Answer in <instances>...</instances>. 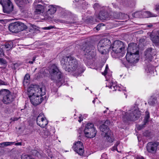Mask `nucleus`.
I'll use <instances>...</instances> for the list:
<instances>
[{"label": "nucleus", "instance_id": "43", "mask_svg": "<svg viewBox=\"0 0 159 159\" xmlns=\"http://www.w3.org/2000/svg\"><path fill=\"white\" fill-rule=\"evenodd\" d=\"M147 123H145L144 121H143V124L142 125H138L137 126V128L138 130H141V129L144 128Z\"/></svg>", "mask_w": 159, "mask_h": 159}, {"label": "nucleus", "instance_id": "28", "mask_svg": "<svg viewBox=\"0 0 159 159\" xmlns=\"http://www.w3.org/2000/svg\"><path fill=\"white\" fill-rule=\"evenodd\" d=\"M108 87L110 89H112L113 91L118 90L121 91V89L119 86H117L116 84L111 82L110 84L108 86Z\"/></svg>", "mask_w": 159, "mask_h": 159}, {"label": "nucleus", "instance_id": "9", "mask_svg": "<svg viewBox=\"0 0 159 159\" xmlns=\"http://www.w3.org/2000/svg\"><path fill=\"white\" fill-rule=\"evenodd\" d=\"M110 47L112 51L117 54L121 52L124 49L125 44L121 41L116 40L113 42Z\"/></svg>", "mask_w": 159, "mask_h": 159}, {"label": "nucleus", "instance_id": "42", "mask_svg": "<svg viewBox=\"0 0 159 159\" xmlns=\"http://www.w3.org/2000/svg\"><path fill=\"white\" fill-rule=\"evenodd\" d=\"M43 115V114L42 113H41L37 116L36 119V122L37 124L38 122H40L41 120H42V119L45 118H43L42 116Z\"/></svg>", "mask_w": 159, "mask_h": 159}, {"label": "nucleus", "instance_id": "52", "mask_svg": "<svg viewBox=\"0 0 159 159\" xmlns=\"http://www.w3.org/2000/svg\"><path fill=\"white\" fill-rule=\"evenodd\" d=\"M79 120L78 121L80 123L83 120V117L82 116V115H80L79 117Z\"/></svg>", "mask_w": 159, "mask_h": 159}, {"label": "nucleus", "instance_id": "36", "mask_svg": "<svg viewBox=\"0 0 159 159\" xmlns=\"http://www.w3.org/2000/svg\"><path fill=\"white\" fill-rule=\"evenodd\" d=\"M13 142H3L0 143V147H4L5 146L10 145L14 144Z\"/></svg>", "mask_w": 159, "mask_h": 159}, {"label": "nucleus", "instance_id": "17", "mask_svg": "<svg viewBox=\"0 0 159 159\" xmlns=\"http://www.w3.org/2000/svg\"><path fill=\"white\" fill-rule=\"evenodd\" d=\"M127 52L139 55V48L136 44L133 43H130L128 45Z\"/></svg>", "mask_w": 159, "mask_h": 159}, {"label": "nucleus", "instance_id": "40", "mask_svg": "<svg viewBox=\"0 0 159 159\" xmlns=\"http://www.w3.org/2000/svg\"><path fill=\"white\" fill-rule=\"evenodd\" d=\"M21 157V159H34L32 156L28 154H22Z\"/></svg>", "mask_w": 159, "mask_h": 159}, {"label": "nucleus", "instance_id": "12", "mask_svg": "<svg viewBox=\"0 0 159 159\" xmlns=\"http://www.w3.org/2000/svg\"><path fill=\"white\" fill-rule=\"evenodd\" d=\"M157 53L156 49L152 48H147L144 52V54L146 60L151 61L153 58V56Z\"/></svg>", "mask_w": 159, "mask_h": 159}, {"label": "nucleus", "instance_id": "63", "mask_svg": "<svg viewBox=\"0 0 159 159\" xmlns=\"http://www.w3.org/2000/svg\"><path fill=\"white\" fill-rule=\"evenodd\" d=\"M156 10H159V5H156Z\"/></svg>", "mask_w": 159, "mask_h": 159}, {"label": "nucleus", "instance_id": "54", "mask_svg": "<svg viewBox=\"0 0 159 159\" xmlns=\"http://www.w3.org/2000/svg\"><path fill=\"white\" fill-rule=\"evenodd\" d=\"M36 59V57H33V61H30L29 62V63L30 64H33L34 62L35 61Z\"/></svg>", "mask_w": 159, "mask_h": 159}, {"label": "nucleus", "instance_id": "50", "mask_svg": "<svg viewBox=\"0 0 159 159\" xmlns=\"http://www.w3.org/2000/svg\"><path fill=\"white\" fill-rule=\"evenodd\" d=\"M54 28V26H52L51 25H50L48 27H45L44 28V30H50L51 29H52Z\"/></svg>", "mask_w": 159, "mask_h": 159}, {"label": "nucleus", "instance_id": "1", "mask_svg": "<svg viewBox=\"0 0 159 159\" xmlns=\"http://www.w3.org/2000/svg\"><path fill=\"white\" fill-rule=\"evenodd\" d=\"M61 63L62 68L66 71L74 72L78 69V60L73 57H66L61 59Z\"/></svg>", "mask_w": 159, "mask_h": 159}, {"label": "nucleus", "instance_id": "2", "mask_svg": "<svg viewBox=\"0 0 159 159\" xmlns=\"http://www.w3.org/2000/svg\"><path fill=\"white\" fill-rule=\"evenodd\" d=\"M49 73L50 79L55 82L57 86L60 87L62 84L61 81L63 78V75L55 64H53L50 67Z\"/></svg>", "mask_w": 159, "mask_h": 159}, {"label": "nucleus", "instance_id": "41", "mask_svg": "<svg viewBox=\"0 0 159 159\" xmlns=\"http://www.w3.org/2000/svg\"><path fill=\"white\" fill-rule=\"evenodd\" d=\"M102 47L100 49V50H99L98 48V50L102 54H104L106 52V50L107 48H105V47L104 46H102Z\"/></svg>", "mask_w": 159, "mask_h": 159}, {"label": "nucleus", "instance_id": "44", "mask_svg": "<svg viewBox=\"0 0 159 159\" xmlns=\"http://www.w3.org/2000/svg\"><path fill=\"white\" fill-rule=\"evenodd\" d=\"M30 153L32 155L34 156H38L39 154V152L37 150L35 149L32 150L31 151Z\"/></svg>", "mask_w": 159, "mask_h": 159}, {"label": "nucleus", "instance_id": "25", "mask_svg": "<svg viewBox=\"0 0 159 159\" xmlns=\"http://www.w3.org/2000/svg\"><path fill=\"white\" fill-rule=\"evenodd\" d=\"M150 37L151 40L153 43H155L156 46L159 42V36L151 33L150 34Z\"/></svg>", "mask_w": 159, "mask_h": 159}, {"label": "nucleus", "instance_id": "19", "mask_svg": "<svg viewBox=\"0 0 159 159\" xmlns=\"http://www.w3.org/2000/svg\"><path fill=\"white\" fill-rule=\"evenodd\" d=\"M56 11H34V14L35 15H40L49 16V15H52L55 13Z\"/></svg>", "mask_w": 159, "mask_h": 159}, {"label": "nucleus", "instance_id": "10", "mask_svg": "<svg viewBox=\"0 0 159 159\" xmlns=\"http://www.w3.org/2000/svg\"><path fill=\"white\" fill-rule=\"evenodd\" d=\"M44 94V92L41 93L39 91H38L36 95L32 96L30 98L31 102L34 106L40 104L43 100L42 96Z\"/></svg>", "mask_w": 159, "mask_h": 159}, {"label": "nucleus", "instance_id": "37", "mask_svg": "<svg viewBox=\"0 0 159 159\" xmlns=\"http://www.w3.org/2000/svg\"><path fill=\"white\" fill-rule=\"evenodd\" d=\"M50 134V133L48 130H47L46 129H45V130H43L42 135L44 138H46Z\"/></svg>", "mask_w": 159, "mask_h": 159}, {"label": "nucleus", "instance_id": "46", "mask_svg": "<svg viewBox=\"0 0 159 159\" xmlns=\"http://www.w3.org/2000/svg\"><path fill=\"white\" fill-rule=\"evenodd\" d=\"M8 84V82L0 80V85H7Z\"/></svg>", "mask_w": 159, "mask_h": 159}, {"label": "nucleus", "instance_id": "18", "mask_svg": "<svg viewBox=\"0 0 159 159\" xmlns=\"http://www.w3.org/2000/svg\"><path fill=\"white\" fill-rule=\"evenodd\" d=\"M111 45V42L109 39H104L101 40L98 43V48L99 50L102 47V46H104L107 48H110Z\"/></svg>", "mask_w": 159, "mask_h": 159}, {"label": "nucleus", "instance_id": "26", "mask_svg": "<svg viewBox=\"0 0 159 159\" xmlns=\"http://www.w3.org/2000/svg\"><path fill=\"white\" fill-rule=\"evenodd\" d=\"M99 129L101 131L105 133V134L108 133L109 131H111L108 126L105 124L101 125L99 127Z\"/></svg>", "mask_w": 159, "mask_h": 159}, {"label": "nucleus", "instance_id": "21", "mask_svg": "<svg viewBox=\"0 0 159 159\" xmlns=\"http://www.w3.org/2000/svg\"><path fill=\"white\" fill-rule=\"evenodd\" d=\"M41 89H37V88H29L27 89V94L30 99L33 95H36L38 91L40 92L42 91Z\"/></svg>", "mask_w": 159, "mask_h": 159}, {"label": "nucleus", "instance_id": "33", "mask_svg": "<svg viewBox=\"0 0 159 159\" xmlns=\"http://www.w3.org/2000/svg\"><path fill=\"white\" fill-rule=\"evenodd\" d=\"M15 11H3L4 14L0 13V16L2 15L8 16H12L14 15V12Z\"/></svg>", "mask_w": 159, "mask_h": 159}, {"label": "nucleus", "instance_id": "30", "mask_svg": "<svg viewBox=\"0 0 159 159\" xmlns=\"http://www.w3.org/2000/svg\"><path fill=\"white\" fill-rule=\"evenodd\" d=\"M21 15L25 18L32 16L30 11H21Z\"/></svg>", "mask_w": 159, "mask_h": 159}, {"label": "nucleus", "instance_id": "38", "mask_svg": "<svg viewBox=\"0 0 159 159\" xmlns=\"http://www.w3.org/2000/svg\"><path fill=\"white\" fill-rule=\"evenodd\" d=\"M30 78V75L29 74H26L24 78L23 81L24 85H25V84H27L29 81V80Z\"/></svg>", "mask_w": 159, "mask_h": 159}, {"label": "nucleus", "instance_id": "31", "mask_svg": "<svg viewBox=\"0 0 159 159\" xmlns=\"http://www.w3.org/2000/svg\"><path fill=\"white\" fill-rule=\"evenodd\" d=\"M0 65L2 66L1 69H5L7 65V62L5 59L0 58Z\"/></svg>", "mask_w": 159, "mask_h": 159}, {"label": "nucleus", "instance_id": "56", "mask_svg": "<svg viewBox=\"0 0 159 159\" xmlns=\"http://www.w3.org/2000/svg\"><path fill=\"white\" fill-rule=\"evenodd\" d=\"M15 144L16 146H19L21 145V142H18L16 143Z\"/></svg>", "mask_w": 159, "mask_h": 159}, {"label": "nucleus", "instance_id": "29", "mask_svg": "<svg viewBox=\"0 0 159 159\" xmlns=\"http://www.w3.org/2000/svg\"><path fill=\"white\" fill-rule=\"evenodd\" d=\"M48 124V122L45 118L42 119V120H41L40 122H38L37 124L42 128H44Z\"/></svg>", "mask_w": 159, "mask_h": 159}, {"label": "nucleus", "instance_id": "8", "mask_svg": "<svg viewBox=\"0 0 159 159\" xmlns=\"http://www.w3.org/2000/svg\"><path fill=\"white\" fill-rule=\"evenodd\" d=\"M156 11L157 12V13H154L147 11H145L143 12L141 11H136L134 15L136 17L140 18H148L159 16V11Z\"/></svg>", "mask_w": 159, "mask_h": 159}, {"label": "nucleus", "instance_id": "55", "mask_svg": "<svg viewBox=\"0 0 159 159\" xmlns=\"http://www.w3.org/2000/svg\"><path fill=\"white\" fill-rule=\"evenodd\" d=\"M136 159H145L144 158L141 156H137L136 157Z\"/></svg>", "mask_w": 159, "mask_h": 159}, {"label": "nucleus", "instance_id": "51", "mask_svg": "<svg viewBox=\"0 0 159 159\" xmlns=\"http://www.w3.org/2000/svg\"><path fill=\"white\" fill-rule=\"evenodd\" d=\"M150 132L148 131H147L144 133V135L145 136L149 137L150 135Z\"/></svg>", "mask_w": 159, "mask_h": 159}, {"label": "nucleus", "instance_id": "58", "mask_svg": "<svg viewBox=\"0 0 159 159\" xmlns=\"http://www.w3.org/2000/svg\"><path fill=\"white\" fill-rule=\"evenodd\" d=\"M112 148L113 149V151L117 150V147H116V146H114Z\"/></svg>", "mask_w": 159, "mask_h": 159}, {"label": "nucleus", "instance_id": "23", "mask_svg": "<svg viewBox=\"0 0 159 159\" xmlns=\"http://www.w3.org/2000/svg\"><path fill=\"white\" fill-rule=\"evenodd\" d=\"M2 48L6 50V51H9L13 47V43L11 41H8L2 45Z\"/></svg>", "mask_w": 159, "mask_h": 159}, {"label": "nucleus", "instance_id": "3", "mask_svg": "<svg viewBox=\"0 0 159 159\" xmlns=\"http://www.w3.org/2000/svg\"><path fill=\"white\" fill-rule=\"evenodd\" d=\"M84 47L83 56L87 60H91L96 56L95 47L93 44L90 43H85Z\"/></svg>", "mask_w": 159, "mask_h": 159}, {"label": "nucleus", "instance_id": "57", "mask_svg": "<svg viewBox=\"0 0 159 159\" xmlns=\"http://www.w3.org/2000/svg\"><path fill=\"white\" fill-rule=\"evenodd\" d=\"M37 89H42V91L40 93H42V92H44L45 93V89H43V88H37Z\"/></svg>", "mask_w": 159, "mask_h": 159}, {"label": "nucleus", "instance_id": "34", "mask_svg": "<svg viewBox=\"0 0 159 159\" xmlns=\"http://www.w3.org/2000/svg\"><path fill=\"white\" fill-rule=\"evenodd\" d=\"M154 69L153 66L149 65L147 66V68L145 69V71L147 73H149L152 74V73H153Z\"/></svg>", "mask_w": 159, "mask_h": 159}, {"label": "nucleus", "instance_id": "20", "mask_svg": "<svg viewBox=\"0 0 159 159\" xmlns=\"http://www.w3.org/2000/svg\"><path fill=\"white\" fill-rule=\"evenodd\" d=\"M113 135L112 132L111 131H109L108 133L105 134V135L103 137V139L107 142L112 143L115 140Z\"/></svg>", "mask_w": 159, "mask_h": 159}, {"label": "nucleus", "instance_id": "4", "mask_svg": "<svg viewBox=\"0 0 159 159\" xmlns=\"http://www.w3.org/2000/svg\"><path fill=\"white\" fill-rule=\"evenodd\" d=\"M27 29V26L24 23L19 21L11 23L8 26L9 30L13 33H17Z\"/></svg>", "mask_w": 159, "mask_h": 159}, {"label": "nucleus", "instance_id": "5", "mask_svg": "<svg viewBox=\"0 0 159 159\" xmlns=\"http://www.w3.org/2000/svg\"><path fill=\"white\" fill-rule=\"evenodd\" d=\"M0 95H3L2 101L5 104H10L14 100L15 97L13 93L7 89H4L1 90Z\"/></svg>", "mask_w": 159, "mask_h": 159}, {"label": "nucleus", "instance_id": "39", "mask_svg": "<svg viewBox=\"0 0 159 159\" xmlns=\"http://www.w3.org/2000/svg\"><path fill=\"white\" fill-rule=\"evenodd\" d=\"M145 116L144 119L143 121L145 123H148L149 121V119L150 118V113L149 111H146L145 112Z\"/></svg>", "mask_w": 159, "mask_h": 159}, {"label": "nucleus", "instance_id": "47", "mask_svg": "<svg viewBox=\"0 0 159 159\" xmlns=\"http://www.w3.org/2000/svg\"><path fill=\"white\" fill-rule=\"evenodd\" d=\"M2 46L0 47V57H2L4 55V52L2 49V48H1Z\"/></svg>", "mask_w": 159, "mask_h": 159}, {"label": "nucleus", "instance_id": "53", "mask_svg": "<svg viewBox=\"0 0 159 159\" xmlns=\"http://www.w3.org/2000/svg\"><path fill=\"white\" fill-rule=\"evenodd\" d=\"M31 28L30 29V30H35L36 29V26L34 25H31Z\"/></svg>", "mask_w": 159, "mask_h": 159}, {"label": "nucleus", "instance_id": "22", "mask_svg": "<svg viewBox=\"0 0 159 159\" xmlns=\"http://www.w3.org/2000/svg\"><path fill=\"white\" fill-rule=\"evenodd\" d=\"M109 16L106 11H100L97 17L100 20H106L109 18Z\"/></svg>", "mask_w": 159, "mask_h": 159}, {"label": "nucleus", "instance_id": "61", "mask_svg": "<svg viewBox=\"0 0 159 159\" xmlns=\"http://www.w3.org/2000/svg\"><path fill=\"white\" fill-rule=\"evenodd\" d=\"M120 142L118 141H117L116 143L115 144L114 146H116V147H117L118 145L119 144Z\"/></svg>", "mask_w": 159, "mask_h": 159}, {"label": "nucleus", "instance_id": "64", "mask_svg": "<svg viewBox=\"0 0 159 159\" xmlns=\"http://www.w3.org/2000/svg\"><path fill=\"white\" fill-rule=\"evenodd\" d=\"M4 22V20H0V23H2Z\"/></svg>", "mask_w": 159, "mask_h": 159}, {"label": "nucleus", "instance_id": "49", "mask_svg": "<svg viewBox=\"0 0 159 159\" xmlns=\"http://www.w3.org/2000/svg\"><path fill=\"white\" fill-rule=\"evenodd\" d=\"M113 16L114 18L117 19L120 17V14H116V13L113 14Z\"/></svg>", "mask_w": 159, "mask_h": 159}, {"label": "nucleus", "instance_id": "7", "mask_svg": "<svg viewBox=\"0 0 159 159\" xmlns=\"http://www.w3.org/2000/svg\"><path fill=\"white\" fill-rule=\"evenodd\" d=\"M84 132L87 137L93 138L95 137L97 131L92 123H88L85 126Z\"/></svg>", "mask_w": 159, "mask_h": 159}, {"label": "nucleus", "instance_id": "60", "mask_svg": "<svg viewBox=\"0 0 159 159\" xmlns=\"http://www.w3.org/2000/svg\"><path fill=\"white\" fill-rule=\"evenodd\" d=\"M42 0H35L34 2L39 3Z\"/></svg>", "mask_w": 159, "mask_h": 159}, {"label": "nucleus", "instance_id": "59", "mask_svg": "<svg viewBox=\"0 0 159 159\" xmlns=\"http://www.w3.org/2000/svg\"><path fill=\"white\" fill-rule=\"evenodd\" d=\"M147 26L148 28H151L153 26V25L152 24H150L149 25H148Z\"/></svg>", "mask_w": 159, "mask_h": 159}, {"label": "nucleus", "instance_id": "13", "mask_svg": "<svg viewBox=\"0 0 159 159\" xmlns=\"http://www.w3.org/2000/svg\"><path fill=\"white\" fill-rule=\"evenodd\" d=\"M158 143L157 142H149L147 145L146 148L148 152L152 154H154L156 152Z\"/></svg>", "mask_w": 159, "mask_h": 159}, {"label": "nucleus", "instance_id": "35", "mask_svg": "<svg viewBox=\"0 0 159 159\" xmlns=\"http://www.w3.org/2000/svg\"><path fill=\"white\" fill-rule=\"evenodd\" d=\"M48 10H57L62 9V8L58 6L50 5L48 6Z\"/></svg>", "mask_w": 159, "mask_h": 159}, {"label": "nucleus", "instance_id": "62", "mask_svg": "<svg viewBox=\"0 0 159 159\" xmlns=\"http://www.w3.org/2000/svg\"><path fill=\"white\" fill-rule=\"evenodd\" d=\"M2 69L4 71V72L5 73H7L8 71V69L7 68H6V67L5 68V69Z\"/></svg>", "mask_w": 159, "mask_h": 159}, {"label": "nucleus", "instance_id": "16", "mask_svg": "<svg viewBox=\"0 0 159 159\" xmlns=\"http://www.w3.org/2000/svg\"><path fill=\"white\" fill-rule=\"evenodd\" d=\"M0 4L3 7V10H13L14 6L10 0H0Z\"/></svg>", "mask_w": 159, "mask_h": 159}, {"label": "nucleus", "instance_id": "27", "mask_svg": "<svg viewBox=\"0 0 159 159\" xmlns=\"http://www.w3.org/2000/svg\"><path fill=\"white\" fill-rule=\"evenodd\" d=\"M33 8L35 10H42L44 9V7L39 3L34 2Z\"/></svg>", "mask_w": 159, "mask_h": 159}, {"label": "nucleus", "instance_id": "48", "mask_svg": "<svg viewBox=\"0 0 159 159\" xmlns=\"http://www.w3.org/2000/svg\"><path fill=\"white\" fill-rule=\"evenodd\" d=\"M108 69V67L107 65L106 66L105 70L104 71V72L103 74L105 76L106 75H107V69Z\"/></svg>", "mask_w": 159, "mask_h": 159}, {"label": "nucleus", "instance_id": "32", "mask_svg": "<svg viewBox=\"0 0 159 159\" xmlns=\"http://www.w3.org/2000/svg\"><path fill=\"white\" fill-rule=\"evenodd\" d=\"M93 8L95 10H105L107 9V7H106L102 6L99 4L96 3L93 5Z\"/></svg>", "mask_w": 159, "mask_h": 159}, {"label": "nucleus", "instance_id": "11", "mask_svg": "<svg viewBox=\"0 0 159 159\" xmlns=\"http://www.w3.org/2000/svg\"><path fill=\"white\" fill-rule=\"evenodd\" d=\"M74 150L79 155L82 156L84 153L83 143L80 141L75 142L73 146Z\"/></svg>", "mask_w": 159, "mask_h": 159}, {"label": "nucleus", "instance_id": "15", "mask_svg": "<svg viewBox=\"0 0 159 159\" xmlns=\"http://www.w3.org/2000/svg\"><path fill=\"white\" fill-rule=\"evenodd\" d=\"M139 55L137 54H133L127 52L126 57L128 62L134 64L139 61Z\"/></svg>", "mask_w": 159, "mask_h": 159}, {"label": "nucleus", "instance_id": "24", "mask_svg": "<svg viewBox=\"0 0 159 159\" xmlns=\"http://www.w3.org/2000/svg\"><path fill=\"white\" fill-rule=\"evenodd\" d=\"M16 2L17 5L22 9V7H23L25 4L29 3L31 0H15Z\"/></svg>", "mask_w": 159, "mask_h": 159}, {"label": "nucleus", "instance_id": "6", "mask_svg": "<svg viewBox=\"0 0 159 159\" xmlns=\"http://www.w3.org/2000/svg\"><path fill=\"white\" fill-rule=\"evenodd\" d=\"M140 112L138 110H134L132 112L125 113L123 117V120L125 122L128 121H134L137 120L140 116Z\"/></svg>", "mask_w": 159, "mask_h": 159}, {"label": "nucleus", "instance_id": "45", "mask_svg": "<svg viewBox=\"0 0 159 159\" xmlns=\"http://www.w3.org/2000/svg\"><path fill=\"white\" fill-rule=\"evenodd\" d=\"M104 26V24L103 23H101L98 24L96 27L95 28H96V30H99L100 29V27L102 26Z\"/></svg>", "mask_w": 159, "mask_h": 159}, {"label": "nucleus", "instance_id": "14", "mask_svg": "<svg viewBox=\"0 0 159 159\" xmlns=\"http://www.w3.org/2000/svg\"><path fill=\"white\" fill-rule=\"evenodd\" d=\"M148 104L151 106H155L159 104V94L156 93L151 96L148 100Z\"/></svg>", "mask_w": 159, "mask_h": 159}]
</instances>
